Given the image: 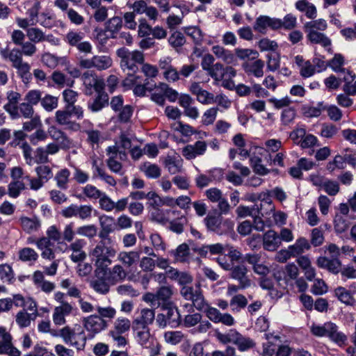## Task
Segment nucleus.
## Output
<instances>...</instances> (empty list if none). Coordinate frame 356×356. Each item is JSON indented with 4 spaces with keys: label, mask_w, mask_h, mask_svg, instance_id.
I'll list each match as a JSON object with an SVG mask.
<instances>
[{
    "label": "nucleus",
    "mask_w": 356,
    "mask_h": 356,
    "mask_svg": "<svg viewBox=\"0 0 356 356\" xmlns=\"http://www.w3.org/2000/svg\"><path fill=\"white\" fill-rule=\"evenodd\" d=\"M93 61L95 68L98 70H104L109 68L113 63L112 59L108 56H94Z\"/></svg>",
    "instance_id": "ea45409f"
},
{
    "label": "nucleus",
    "mask_w": 356,
    "mask_h": 356,
    "mask_svg": "<svg viewBox=\"0 0 356 356\" xmlns=\"http://www.w3.org/2000/svg\"><path fill=\"white\" fill-rule=\"evenodd\" d=\"M156 293L161 307L165 306L168 303H172L170 301L171 296H172V289L170 286H161Z\"/></svg>",
    "instance_id": "7c9ffc66"
},
{
    "label": "nucleus",
    "mask_w": 356,
    "mask_h": 356,
    "mask_svg": "<svg viewBox=\"0 0 356 356\" xmlns=\"http://www.w3.org/2000/svg\"><path fill=\"white\" fill-rule=\"evenodd\" d=\"M72 310V306L67 302H62L60 306L56 307L52 316L54 323L56 325L65 324V316L70 315Z\"/></svg>",
    "instance_id": "a211bd4d"
},
{
    "label": "nucleus",
    "mask_w": 356,
    "mask_h": 356,
    "mask_svg": "<svg viewBox=\"0 0 356 356\" xmlns=\"http://www.w3.org/2000/svg\"><path fill=\"white\" fill-rule=\"evenodd\" d=\"M117 56L120 59V67L124 71H127L128 76L124 80V86H130L136 83V75L138 71V64H143L145 58L142 51L138 50L129 51L125 47H122L116 51Z\"/></svg>",
    "instance_id": "f03ea898"
},
{
    "label": "nucleus",
    "mask_w": 356,
    "mask_h": 356,
    "mask_svg": "<svg viewBox=\"0 0 356 356\" xmlns=\"http://www.w3.org/2000/svg\"><path fill=\"white\" fill-rule=\"evenodd\" d=\"M35 318L24 309L17 314L15 321L20 327H26L30 325L31 321L35 320Z\"/></svg>",
    "instance_id": "a18cd8bd"
},
{
    "label": "nucleus",
    "mask_w": 356,
    "mask_h": 356,
    "mask_svg": "<svg viewBox=\"0 0 356 356\" xmlns=\"http://www.w3.org/2000/svg\"><path fill=\"white\" fill-rule=\"evenodd\" d=\"M177 211L172 209H160L159 208L154 209L152 212V218L161 224H165L169 221L171 215L175 216Z\"/></svg>",
    "instance_id": "cd10ccee"
},
{
    "label": "nucleus",
    "mask_w": 356,
    "mask_h": 356,
    "mask_svg": "<svg viewBox=\"0 0 356 356\" xmlns=\"http://www.w3.org/2000/svg\"><path fill=\"white\" fill-rule=\"evenodd\" d=\"M155 319L154 310L152 309L145 308L141 309L140 315L136 317L132 324L139 322L140 326L149 327Z\"/></svg>",
    "instance_id": "393cba45"
},
{
    "label": "nucleus",
    "mask_w": 356,
    "mask_h": 356,
    "mask_svg": "<svg viewBox=\"0 0 356 356\" xmlns=\"http://www.w3.org/2000/svg\"><path fill=\"white\" fill-rule=\"evenodd\" d=\"M1 54L4 58H8L12 63L13 67L23 62V55L20 51V49L14 48L9 51L8 50H2Z\"/></svg>",
    "instance_id": "c756f323"
},
{
    "label": "nucleus",
    "mask_w": 356,
    "mask_h": 356,
    "mask_svg": "<svg viewBox=\"0 0 356 356\" xmlns=\"http://www.w3.org/2000/svg\"><path fill=\"white\" fill-rule=\"evenodd\" d=\"M167 276L171 280H176L179 284L184 285L192 282V276L186 272H179L177 268H170L167 271Z\"/></svg>",
    "instance_id": "a878e982"
},
{
    "label": "nucleus",
    "mask_w": 356,
    "mask_h": 356,
    "mask_svg": "<svg viewBox=\"0 0 356 356\" xmlns=\"http://www.w3.org/2000/svg\"><path fill=\"white\" fill-rule=\"evenodd\" d=\"M281 245L279 234L274 230L267 231L263 236V246L268 251H275Z\"/></svg>",
    "instance_id": "412c9836"
},
{
    "label": "nucleus",
    "mask_w": 356,
    "mask_h": 356,
    "mask_svg": "<svg viewBox=\"0 0 356 356\" xmlns=\"http://www.w3.org/2000/svg\"><path fill=\"white\" fill-rule=\"evenodd\" d=\"M132 330L138 343L144 348H148L153 341L149 327L140 326L139 322L132 324Z\"/></svg>",
    "instance_id": "2eb2a0df"
},
{
    "label": "nucleus",
    "mask_w": 356,
    "mask_h": 356,
    "mask_svg": "<svg viewBox=\"0 0 356 356\" xmlns=\"http://www.w3.org/2000/svg\"><path fill=\"white\" fill-rule=\"evenodd\" d=\"M307 33V38L313 44H318L326 48L331 46V40L324 33L317 31L309 30L305 31Z\"/></svg>",
    "instance_id": "4be33fe9"
},
{
    "label": "nucleus",
    "mask_w": 356,
    "mask_h": 356,
    "mask_svg": "<svg viewBox=\"0 0 356 356\" xmlns=\"http://www.w3.org/2000/svg\"><path fill=\"white\" fill-rule=\"evenodd\" d=\"M278 21L280 23L277 26V29L283 28L286 30H291L294 29L297 24L296 17L291 13L285 15L283 19L278 18Z\"/></svg>",
    "instance_id": "c03bdc74"
},
{
    "label": "nucleus",
    "mask_w": 356,
    "mask_h": 356,
    "mask_svg": "<svg viewBox=\"0 0 356 356\" xmlns=\"http://www.w3.org/2000/svg\"><path fill=\"white\" fill-rule=\"evenodd\" d=\"M84 38V33L82 32L70 31H69L65 37V40L67 42L70 46L76 47L79 43L81 42L83 38Z\"/></svg>",
    "instance_id": "603ef678"
},
{
    "label": "nucleus",
    "mask_w": 356,
    "mask_h": 356,
    "mask_svg": "<svg viewBox=\"0 0 356 356\" xmlns=\"http://www.w3.org/2000/svg\"><path fill=\"white\" fill-rule=\"evenodd\" d=\"M333 274L340 273L341 279L346 281L348 279L356 278V268H328Z\"/></svg>",
    "instance_id": "4d7b16f0"
},
{
    "label": "nucleus",
    "mask_w": 356,
    "mask_h": 356,
    "mask_svg": "<svg viewBox=\"0 0 356 356\" xmlns=\"http://www.w3.org/2000/svg\"><path fill=\"white\" fill-rule=\"evenodd\" d=\"M339 248L334 243L330 244L325 250V256L318 259L319 267H339L341 266L338 259Z\"/></svg>",
    "instance_id": "9d476101"
},
{
    "label": "nucleus",
    "mask_w": 356,
    "mask_h": 356,
    "mask_svg": "<svg viewBox=\"0 0 356 356\" xmlns=\"http://www.w3.org/2000/svg\"><path fill=\"white\" fill-rule=\"evenodd\" d=\"M99 225L101 229L98 234V236L101 238L100 241H106L108 243H111V238L109 234L114 232L117 229L115 218L108 216H101L99 218Z\"/></svg>",
    "instance_id": "9b49d317"
},
{
    "label": "nucleus",
    "mask_w": 356,
    "mask_h": 356,
    "mask_svg": "<svg viewBox=\"0 0 356 356\" xmlns=\"http://www.w3.org/2000/svg\"><path fill=\"white\" fill-rule=\"evenodd\" d=\"M47 237L49 238V240H53L54 241H56L60 245V248L62 246H65V248H67V244L64 243L62 240V234L61 232L57 229V227L55 225L50 226L47 230Z\"/></svg>",
    "instance_id": "864d4df0"
},
{
    "label": "nucleus",
    "mask_w": 356,
    "mask_h": 356,
    "mask_svg": "<svg viewBox=\"0 0 356 356\" xmlns=\"http://www.w3.org/2000/svg\"><path fill=\"white\" fill-rule=\"evenodd\" d=\"M205 141L198 140L194 145H188L182 149V155L188 160L203 155L207 150Z\"/></svg>",
    "instance_id": "f3484780"
},
{
    "label": "nucleus",
    "mask_w": 356,
    "mask_h": 356,
    "mask_svg": "<svg viewBox=\"0 0 356 356\" xmlns=\"http://www.w3.org/2000/svg\"><path fill=\"white\" fill-rule=\"evenodd\" d=\"M97 76L95 74H90L89 72H85L82 76L83 85L85 86L86 90V94L90 95L92 92V88L95 83Z\"/></svg>",
    "instance_id": "052dcab7"
},
{
    "label": "nucleus",
    "mask_w": 356,
    "mask_h": 356,
    "mask_svg": "<svg viewBox=\"0 0 356 356\" xmlns=\"http://www.w3.org/2000/svg\"><path fill=\"white\" fill-rule=\"evenodd\" d=\"M181 296L188 300H191L193 305L190 308L195 307L199 311H204L207 316L213 323H221L227 326H232L235 323L234 318L229 314H222L215 307L208 306L204 300L200 284L194 289L192 286H184L181 289Z\"/></svg>",
    "instance_id": "f257e3e1"
},
{
    "label": "nucleus",
    "mask_w": 356,
    "mask_h": 356,
    "mask_svg": "<svg viewBox=\"0 0 356 356\" xmlns=\"http://www.w3.org/2000/svg\"><path fill=\"white\" fill-rule=\"evenodd\" d=\"M91 164L92 179H101L102 176H104V174L106 173L104 168L103 162L99 161L97 157L95 156L91 159Z\"/></svg>",
    "instance_id": "e433bc0d"
},
{
    "label": "nucleus",
    "mask_w": 356,
    "mask_h": 356,
    "mask_svg": "<svg viewBox=\"0 0 356 356\" xmlns=\"http://www.w3.org/2000/svg\"><path fill=\"white\" fill-rule=\"evenodd\" d=\"M228 257L232 262L233 267H240L239 265H243V256L238 250L231 247L228 250L226 257Z\"/></svg>",
    "instance_id": "8fccbe9b"
},
{
    "label": "nucleus",
    "mask_w": 356,
    "mask_h": 356,
    "mask_svg": "<svg viewBox=\"0 0 356 356\" xmlns=\"http://www.w3.org/2000/svg\"><path fill=\"white\" fill-rule=\"evenodd\" d=\"M247 298L242 294L235 295L230 300L229 305L233 312H239L248 305Z\"/></svg>",
    "instance_id": "f704fd0d"
},
{
    "label": "nucleus",
    "mask_w": 356,
    "mask_h": 356,
    "mask_svg": "<svg viewBox=\"0 0 356 356\" xmlns=\"http://www.w3.org/2000/svg\"><path fill=\"white\" fill-rule=\"evenodd\" d=\"M221 216L208 215L204 220L205 225L210 231L214 232L218 234L221 232L219 230L220 225Z\"/></svg>",
    "instance_id": "c9c22d12"
},
{
    "label": "nucleus",
    "mask_w": 356,
    "mask_h": 356,
    "mask_svg": "<svg viewBox=\"0 0 356 356\" xmlns=\"http://www.w3.org/2000/svg\"><path fill=\"white\" fill-rule=\"evenodd\" d=\"M19 258L20 260L28 262L29 265H33L38 258V253L31 248H24L19 250Z\"/></svg>",
    "instance_id": "473e14b6"
},
{
    "label": "nucleus",
    "mask_w": 356,
    "mask_h": 356,
    "mask_svg": "<svg viewBox=\"0 0 356 356\" xmlns=\"http://www.w3.org/2000/svg\"><path fill=\"white\" fill-rule=\"evenodd\" d=\"M236 55L241 60L256 59L259 56V53L256 50L251 49H236Z\"/></svg>",
    "instance_id": "13d9d810"
},
{
    "label": "nucleus",
    "mask_w": 356,
    "mask_h": 356,
    "mask_svg": "<svg viewBox=\"0 0 356 356\" xmlns=\"http://www.w3.org/2000/svg\"><path fill=\"white\" fill-rule=\"evenodd\" d=\"M279 23L278 18L260 15L257 17L253 25V29L261 34H266L268 28L272 30H277Z\"/></svg>",
    "instance_id": "ddd939ff"
},
{
    "label": "nucleus",
    "mask_w": 356,
    "mask_h": 356,
    "mask_svg": "<svg viewBox=\"0 0 356 356\" xmlns=\"http://www.w3.org/2000/svg\"><path fill=\"white\" fill-rule=\"evenodd\" d=\"M187 222V219L185 216H181L176 220L170 222V229L177 234H181L184 232V225Z\"/></svg>",
    "instance_id": "e2e57ef3"
},
{
    "label": "nucleus",
    "mask_w": 356,
    "mask_h": 356,
    "mask_svg": "<svg viewBox=\"0 0 356 356\" xmlns=\"http://www.w3.org/2000/svg\"><path fill=\"white\" fill-rule=\"evenodd\" d=\"M264 62L259 59L250 65H247L245 67V71L248 73L254 74L256 77H261L264 75Z\"/></svg>",
    "instance_id": "4c0bfd02"
},
{
    "label": "nucleus",
    "mask_w": 356,
    "mask_h": 356,
    "mask_svg": "<svg viewBox=\"0 0 356 356\" xmlns=\"http://www.w3.org/2000/svg\"><path fill=\"white\" fill-rule=\"evenodd\" d=\"M35 172L40 179L47 182L53 177V172L47 165H40L35 168Z\"/></svg>",
    "instance_id": "774afa93"
},
{
    "label": "nucleus",
    "mask_w": 356,
    "mask_h": 356,
    "mask_svg": "<svg viewBox=\"0 0 356 356\" xmlns=\"http://www.w3.org/2000/svg\"><path fill=\"white\" fill-rule=\"evenodd\" d=\"M85 329L88 332L89 337H93L107 327V323L98 315H90L83 319Z\"/></svg>",
    "instance_id": "f8f14e48"
},
{
    "label": "nucleus",
    "mask_w": 356,
    "mask_h": 356,
    "mask_svg": "<svg viewBox=\"0 0 356 356\" xmlns=\"http://www.w3.org/2000/svg\"><path fill=\"white\" fill-rule=\"evenodd\" d=\"M79 235L92 238L97 235V227L95 225H88L79 227L76 229Z\"/></svg>",
    "instance_id": "bf43d9fd"
},
{
    "label": "nucleus",
    "mask_w": 356,
    "mask_h": 356,
    "mask_svg": "<svg viewBox=\"0 0 356 356\" xmlns=\"http://www.w3.org/2000/svg\"><path fill=\"white\" fill-rule=\"evenodd\" d=\"M130 321L127 318H118L115 323L113 329L111 330L109 332H115L118 334H124L128 332L131 327Z\"/></svg>",
    "instance_id": "72a5a7b5"
},
{
    "label": "nucleus",
    "mask_w": 356,
    "mask_h": 356,
    "mask_svg": "<svg viewBox=\"0 0 356 356\" xmlns=\"http://www.w3.org/2000/svg\"><path fill=\"white\" fill-rule=\"evenodd\" d=\"M322 188L330 196L336 195L339 191V185L336 181L325 179Z\"/></svg>",
    "instance_id": "338daca9"
},
{
    "label": "nucleus",
    "mask_w": 356,
    "mask_h": 356,
    "mask_svg": "<svg viewBox=\"0 0 356 356\" xmlns=\"http://www.w3.org/2000/svg\"><path fill=\"white\" fill-rule=\"evenodd\" d=\"M327 27V22L323 19H318L316 20H312L310 22H307L304 25L305 31H309V30L313 31H325Z\"/></svg>",
    "instance_id": "de8ad7c7"
},
{
    "label": "nucleus",
    "mask_w": 356,
    "mask_h": 356,
    "mask_svg": "<svg viewBox=\"0 0 356 356\" xmlns=\"http://www.w3.org/2000/svg\"><path fill=\"white\" fill-rule=\"evenodd\" d=\"M168 42L174 48H178L182 47L185 44L186 39L182 33L175 31L169 37Z\"/></svg>",
    "instance_id": "0e129e2a"
},
{
    "label": "nucleus",
    "mask_w": 356,
    "mask_h": 356,
    "mask_svg": "<svg viewBox=\"0 0 356 356\" xmlns=\"http://www.w3.org/2000/svg\"><path fill=\"white\" fill-rule=\"evenodd\" d=\"M108 105V95L107 93L98 94L93 100L88 102V108L92 113L99 112Z\"/></svg>",
    "instance_id": "5701e85b"
},
{
    "label": "nucleus",
    "mask_w": 356,
    "mask_h": 356,
    "mask_svg": "<svg viewBox=\"0 0 356 356\" xmlns=\"http://www.w3.org/2000/svg\"><path fill=\"white\" fill-rule=\"evenodd\" d=\"M122 27V19L120 17H113L112 18L109 19L106 23H105V28L104 31L105 32L109 33V35L104 38H100L102 43L104 44L106 42V39L108 38H116L117 34L119 33L120 30Z\"/></svg>",
    "instance_id": "6ab92c4d"
},
{
    "label": "nucleus",
    "mask_w": 356,
    "mask_h": 356,
    "mask_svg": "<svg viewBox=\"0 0 356 356\" xmlns=\"http://www.w3.org/2000/svg\"><path fill=\"white\" fill-rule=\"evenodd\" d=\"M21 99V95L15 91H8L7 92L8 103L3 106V108L7 111L13 119L19 118L18 113V104Z\"/></svg>",
    "instance_id": "dca6fc26"
},
{
    "label": "nucleus",
    "mask_w": 356,
    "mask_h": 356,
    "mask_svg": "<svg viewBox=\"0 0 356 356\" xmlns=\"http://www.w3.org/2000/svg\"><path fill=\"white\" fill-rule=\"evenodd\" d=\"M185 33L190 36L196 44H200L203 40L202 31L197 26H189L184 29Z\"/></svg>",
    "instance_id": "3c124183"
},
{
    "label": "nucleus",
    "mask_w": 356,
    "mask_h": 356,
    "mask_svg": "<svg viewBox=\"0 0 356 356\" xmlns=\"http://www.w3.org/2000/svg\"><path fill=\"white\" fill-rule=\"evenodd\" d=\"M118 259L123 264L131 266L139 259V255L136 252H123L118 255Z\"/></svg>",
    "instance_id": "49530a36"
},
{
    "label": "nucleus",
    "mask_w": 356,
    "mask_h": 356,
    "mask_svg": "<svg viewBox=\"0 0 356 356\" xmlns=\"http://www.w3.org/2000/svg\"><path fill=\"white\" fill-rule=\"evenodd\" d=\"M58 104V99L56 97L51 95H45L44 97H42L41 105L43 108L47 111H52L56 108Z\"/></svg>",
    "instance_id": "09e8293b"
},
{
    "label": "nucleus",
    "mask_w": 356,
    "mask_h": 356,
    "mask_svg": "<svg viewBox=\"0 0 356 356\" xmlns=\"http://www.w3.org/2000/svg\"><path fill=\"white\" fill-rule=\"evenodd\" d=\"M58 336L65 343L75 347L78 350L85 348L87 337L83 327L79 324H75L73 327L65 326L59 330Z\"/></svg>",
    "instance_id": "20e7f679"
},
{
    "label": "nucleus",
    "mask_w": 356,
    "mask_h": 356,
    "mask_svg": "<svg viewBox=\"0 0 356 356\" xmlns=\"http://www.w3.org/2000/svg\"><path fill=\"white\" fill-rule=\"evenodd\" d=\"M92 210L91 205L72 204L61 211V215L67 218L74 217L86 220L91 218Z\"/></svg>",
    "instance_id": "6e6552de"
},
{
    "label": "nucleus",
    "mask_w": 356,
    "mask_h": 356,
    "mask_svg": "<svg viewBox=\"0 0 356 356\" xmlns=\"http://www.w3.org/2000/svg\"><path fill=\"white\" fill-rule=\"evenodd\" d=\"M24 188L25 184L23 181L19 180L12 181L8 186V195L10 197L16 198Z\"/></svg>",
    "instance_id": "37998d69"
},
{
    "label": "nucleus",
    "mask_w": 356,
    "mask_h": 356,
    "mask_svg": "<svg viewBox=\"0 0 356 356\" xmlns=\"http://www.w3.org/2000/svg\"><path fill=\"white\" fill-rule=\"evenodd\" d=\"M70 175V172L67 168L62 169L56 174L54 179L59 188L66 190L68 188Z\"/></svg>",
    "instance_id": "2f4dec72"
},
{
    "label": "nucleus",
    "mask_w": 356,
    "mask_h": 356,
    "mask_svg": "<svg viewBox=\"0 0 356 356\" xmlns=\"http://www.w3.org/2000/svg\"><path fill=\"white\" fill-rule=\"evenodd\" d=\"M163 313L157 315L156 321L160 327L170 326L177 327L181 323V315L177 307L173 303L161 307Z\"/></svg>",
    "instance_id": "0eeeda50"
},
{
    "label": "nucleus",
    "mask_w": 356,
    "mask_h": 356,
    "mask_svg": "<svg viewBox=\"0 0 356 356\" xmlns=\"http://www.w3.org/2000/svg\"><path fill=\"white\" fill-rule=\"evenodd\" d=\"M164 166L171 175H175L181 171L182 162L175 156H168L164 161Z\"/></svg>",
    "instance_id": "c85d7f7f"
},
{
    "label": "nucleus",
    "mask_w": 356,
    "mask_h": 356,
    "mask_svg": "<svg viewBox=\"0 0 356 356\" xmlns=\"http://www.w3.org/2000/svg\"><path fill=\"white\" fill-rule=\"evenodd\" d=\"M26 35L29 40L35 44L44 42V32L39 28L31 27L27 29Z\"/></svg>",
    "instance_id": "58836bf2"
},
{
    "label": "nucleus",
    "mask_w": 356,
    "mask_h": 356,
    "mask_svg": "<svg viewBox=\"0 0 356 356\" xmlns=\"http://www.w3.org/2000/svg\"><path fill=\"white\" fill-rule=\"evenodd\" d=\"M72 115L66 106L63 109L58 110L55 113V120L60 126H65L67 129L73 131L81 129V125L75 121L71 120Z\"/></svg>",
    "instance_id": "4468645a"
},
{
    "label": "nucleus",
    "mask_w": 356,
    "mask_h": 356,
    "mask_svg": "<svg viewBox=\"0 0 356 356\" xmlns=\"http://www.w3.org/2000/svg\"><path fill=\"white\" fill-rule=\"evenodd\" d=\"M0 355H21V352L13 343L12 335L3 326H0Z\"/></svg>",
    "instance_id": "1a4fd4ad"
},
{
    "label": "nucleus",
    "mask_w": 356,
    "mask_h": 356,
    "mask_svg": "<svg viewBox=\"0 0 356 356\" xmlns=\"http://www.w3.org/2000/svg\"><path fill=\"white\" fill-rule=\"evenodd\" d=\"M207 74L216 81L222 79L225 74L223 65L220 63L213 64L207 72Z\"/></svg>",
    "instance_id": "5fc2aeb1"
},
{
    "label": "nucleus",
    "mask_w": 356,
    "mask_h": 356,
    "mask_svg": "<svg viewBox=\"0 0 356 356\" xmlns=\"http://www.w3.org/2000/svg\"><path fill=\"white\" fill-rule=\"evenodd\" d=\"M141 170L148 178L156 179L161 176V169L156 164H152L150 163H144L141 168Z\"/></svg>",
    "instance_id": "79ce46f5"
},
{
    "label": "nucleus",
    "mask_w": 356,
    "mask_h": 356,
    "mask_svg": "<svg viewBox=\"0 0 356 356\" xmlns=\"http://www.w3.org/2000/svg\"><path fill=\"white\" fill-rule=\"evenodd\" d=\"M209 245V256L211 259H216L221 267H227L229 264L226 261L225 248L221 243H216Z\"/></svg>",
    "instance_id": "aec40b11"
},
{
    "label": "nucleus",
    "mask_w": 356,
    "mask_h": 356,
    "mask_svg": "<svg viewBox=\"0 0 356 356\" xmlns=\"http://www.w3.org/2000/svg\"><path fill=\"white\" fill-rule=\"evenodd\" d=\"M189 247L186 243L179 245L175 250L169 252V255L173 258L174 262H186L189 259Z\"/></svg>",
    "instance_id": "b1692460"
},
{
    "label": "nucleus",
    "mask_w": 356,
    "mask_h": 356,
    "mask_svg": "<svg viewBox=\"0 0 356 356\" xmlns=\"http://www.w3.org/2000/svg\"><path fill=\"white\" fill-rule=\"evenodd\" d=\"M184 337V334L181 331H168L164 334L165 341L172 345L180 343Z\"/></svg>",
    "instance_id": "6e6d98bb"
},
{
    "label": "nucleus",
    "mask_w": 356,
    "mask_h": 356,
    "mask_svg": "<svg viewBox=\"0 0 356 356\" xmlns=\"http://www.w3.org/2000/svg\"><path fill=\"white\" fill-rule=\"evenodd\" d=\"M106 241H99L91 251L90 256L96 267H108L115 256V250Z\"/></svg>",
    "instance_id": "423d86ee"
},
{
    "label": "nucleus",
    "mask_w": 356,
    "mask_h": 356,
    "mask_svg": "<svg viewBox=\"0 0 356 356\" xmlns=\"http://www.w3.org/2000/svg\"><path fill=\"white\" fill-rule=\"evenodd\" d=\"M124 268H96L95 275L90 281V286L97 293L106 294L110 285L126 278Z\"/></svg>",
    "instance_id": "7ed1b4c3"
},
{
    "label": "nucleus",
    "mask_w": 356,
    "mask_h": 356,
    "mask_svg": "<svg viewBox=\"0 0 356 356\" xmlns=\"http://www.w3.org/2000/svg\"><path fill=\"white\" fill-rule=\"evenodd\" d=\"M82 192L88 198L95 200L99 199L104 193L92 184L85 186L83 188Z\"/></svg>",
    "instance_id": "680f3d73"
},
{
    "label": "nucleus",
    "mask_w": 356,
    "mask_h": 356,
    "mask_svg": "<svg viewBox=\"0 0 356 356\" xmlns=\"http://www.w3.org/2000/svg\"><path fill=\"white\" fill-rule=\"evenodd\" d=\"M313 335L318 337H327L339 346L346 343L347 337L338 330V326L332 322H326L323 325L313 324L310 327Z\"/></svg>",
    "instance_id": "39448f33"
},
{
    "label": "nucleus",
    "mask_w": 356,
    "mask_h": 356,
    "mask_svg": "<svg viewBox=\"0 0 356 356\" xmlns=\"http://www.w3.org/2000/svg\"><path fill=\"white\" fill-rule=\"evenodd\" d=\"M344 57L341 54H334V57L329 61L328 65L337 73H345Z\"/></svg>",
    "instance_id": "a19ab883"
},
{
    "label": "nucleus",
    "mask_w": 356,
    "mask_h": 356,
    "mask_svg": "<svg viewBox=\"0 0 356 356\" xmlns=\"http://www.w3.org/2000/svg\"><path fill=\"white\" fill-rule=\"evenodd\" d=\"M106 164L108 169L112 172L120 175H122L124 174V172L122 171V165L117 161L115 156H109L106 160Z\"/></svg>",
    "instance_id": "69168bd1"
},
{
    "label": "nucleus",
    "mask_w": 356,
    "mask_h": 356,
    "mask_svg": "<svg viewBox=\"0 0 356 356\" xmlns=\"http://www.w3.org/2000/svg\"><path fill=\"white\" fill-rule=\"evenodd\" d=\"M247 268H233L231 275L232 278L239 282L240 288L244 289L250 286V280L247 275Z\"/></svg>",
    "instance_id": "bb28decb"
}]
</instances>
